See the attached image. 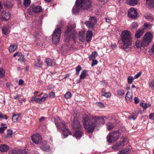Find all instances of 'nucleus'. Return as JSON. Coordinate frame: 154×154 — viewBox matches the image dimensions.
I'll use <instances>...</instances> for the list:
<instances>
[{"label":"nucleus","instance_id":"obj_63","mask_svg":"<svg viewBox=\"0 0 154 154\" xmlns=\"http://www.w3.org/2000/svg\"><path fill=\"white\" fill-rule=\"evenodd\" d=\"M153 115L152 114V113H150L149 115V118L150 119H152L154 117Z\"/></svg>","mask_w":154,"mask_h":154},{"label":"nucleus","instance_id":"obj_4","mask_svg":"<svg viewBox=\"0 0 154 154\" xmlns=\"http://www.w3.org/2000/svg\"><path fill=\"white\" fill-rule=\"evenodd\" d=\"M75 25H70L67 27L65 32L64 38L66 42H68L70 41V39L72 38L74 39V35L75 33V31L74 28Z\"/></svg>","mask_w":154,"mask_h":154},{"label":"nucleus","instance_id":"obj_11","mask_svg":"<svg viewBox=\"0 0 154 154\" xmlns=\"http://www.w3.org/2000/svg\"><path fill=\"white\" fill-rule=\"evenodd\" d=\"M31 138L33 142L37 144H39L42 140L41 136L38 134H34Z\"/></svg>","mask_w":154,"mask_h":154},{"label":"nucleus","instance_id":"obj_37","mask_svg":"<svg viewBox=\"0 0 154 154\" xmlns=\"http://www.w3.org/2000/svg\"><path fill=\"white\" fill-rule=\"evenodd\" d=\"M12 130L11 129H8L7 133V136H5V138L11 137L12 135Z\"/></svg>","mask_w":154,"mask_h":154},{"label":"nucleus","instance_id":"obj_44","mask_svg":"<svg viewBox=\"0 0 154 154\" xmlns=\"http://www.w3.org/2000/svg\"><path fill=\"white\" fill-rule=\"evenodd\" d=\"M71 95L70 92H67L65 94L64 96L65 97L66 99H69L71 97Z\"/></svg>","mask_w":154,"mask_h":154},{"label":"nucleus","instance_id":"obj_49","mask_svg":"<svg viewBox=\"0 0 154 154\" xmlns=\"http://www.w3.org/2000/svg\"><path fill=\"white\" fill-rule=\"evenodd\" d=\"M90 20H91V21H93V22L94 23H95L97 22V20L96 18L93 16L91 17L90 18Z\"/></svg>","mask_w":154,"mask_h":154},{"label":"nucleus","instance_id":"obj_39","mask_svg":"<svg viewBox=\"0 0 154 154\" xmlns=\"http://www.w3.org/2000/svg\"><path fill=\"white\" fill-rule=\"evenodd\" d=\"M138 26V24L137 23L134 22L132 23L131 25V27L132 29H136Z\"/></svg>","mask_w":154,"mask_h":154},{"label":"nucleus","instance_id":"obj_46","mask_svg":"<svg viewBox=\"0 0 154 154\" xmlns=\"http://www.w3.org/2000/svg\"><path fill=\"white\" fill-rule=\"evenodd\" d=\"M111 94L110 92H108L103 93V96L106 97H111Z\"/></svg>","mask_w":154,"mask_h":154},{"label":"nucleus","instance_id":"obj_12","mask_svg":"<svg viewBox=\"0 0 154 154\" xmlns=\"http://www.w3.org/2000/svg\"><path fill=\"white\" fill-rule=\"evenodd\" d=\"M137 12L133 8L130 9L128 11V15L129 17L132 18H136L137 16Z\"/></svg>","mask_w":154,"mask_h":154},{"label":"nucleus","instance_id":"obj_24","mask_svg":"<svg viewBox=\"0 0 154 154\" xmlns=\"http://www.w3.org/2000/svg\"><path fill=\"white\" fill-rule=\"evenodd\" d=\"M85 24L89 28L92 29L94 27V23L91 21H87L85 22Z\"/></svg>","mask_w":154,"mask_h":154},{"label":"nucleus","instance_id":"obj_15","mask_svg":"<svg viewBox=\"0 0 154 154\" xmlns=\"http://www.w3.org/2000/svg\"><path fill=\"white\" fill-rule=\"evenodd\" d=\"M2 18L3 20L7 21L9 20L10 17V13L8 12H6L5 11H3L2 14Z\"/></svg>","mask_w":154,"mask_h":154},{"label":"nucleus","instance_id":"obj_60","mask_svg":"<svg viewBox=\"0 0 154 154\" xmlns=\"http://www.w3.org/2000/svg\"><path fill=\"white\" fill-rule=\"evenodd\" d=\"M129 120H131L132 119H133V120H135L136 119V118L132 116H129Z\"/></svg>","mask_w":154,"mask_h":154},{"label":"nucleus","instance_id":"obj_51","mask_svg":"<svg viewBox=\"0 0 154 154\" xmlns=\"http://www.w3.org/2000/svg\"><path fill=\"white\" fill-rule=\"evenodd\" d=\"M96 104L100 107L103 108L104 107L103 104L100 102H97L96 103Z\"/></svg>","mask_w":154,"mask_h":154},{"label":"nucleus","instance_id":"obj_3","mask_svg":"<svg viewBox=\"0 0 154 154\" xmlns=\"http://www.w3.org/2000/svg\"><path fill=\"white\" fill-rule=\"evenodd\" d=\"M83 124L85 128L89 133H92L94 131L96 124L93 122L92 119H89L87 116L83 117Z\"/></svg>","mask_w":154,"mask_h":154},{"label":"nucleus","instance_id":"obj_22","mask_svg":"<svg viewBox=\"0 0 154 154\" xmlns=\"http://www.w3.org/2000/svg\"><path fill=\"white\" fill-rule=\"evenodd\" d=\"M126 3L132 6H134L137 4L138 1L137 0H126Z\"/></svg>","mask_w":154,"mask_h":154},{"label":"nucleus","instance_id":"obj_2","mask_svg":"<svg viewBox=\"0 0 154 154\" xmlns=\"http://www.w3.org/2000/svg\"><path fill=\"white\" fill-rule=\"evenodd\" d=\"M91 6L90 0H76L75 6L72 9V12L75 15L78 14L82 9L87 10Z\"/></svg>","mask_w":154,"mask_h":154},{"label":"nucleus","instance_id":"obj_36","mask_svg":"<svg viewBox=\"0 0 154 154\" xmlns=\"http://www.w3.org/2000/svg\"><path fill=\"white\" fill-rule=\"evenodd\" d=\"M5 71L2 68H0V78H3L5 76Z\"/></svg>","mask_w":154,"mask_h":154},{"label":"nucleus","instance_id":"obj_21","mask_svg":"<svg viewBox=\"0 0 154 154\" xmlns=\"http://www.w3.org/2000/svg\"><path fill=\"white\" fill-rule=\"evenodd\" d=\"M9 149V146L5 144H2L0 146V150L2 152L7 151Z\"/></svg>","mask_w":154,"mask_h":154},{"label":"nucleus","instance_id":"obj_7","mask_svg":"<svg viewBox=\"0 0 154 154\" xmlns=\"http://www.w3.org/2000/svg\"><path fill=\"white\" fill-rule=\"evenodd\" d=\"M120 135V133L117 131L109 133L107 137V141L109 143H112L117 140Z\"/></svg>","mask_w":154,"mask_h":154},{"label":"nucleus","instance_id":"obj_50","mask_svg":"<svg viewBox=\"0 0 154 154\" xmlns=\"http://www.w3.org/2000/svg\"><path fill=\"white\" fill-rule=\"evenodd\" d=\"M93 61L91 63V66H93L95 65H96L98 63V61L96 60H92Z\"/></svg>","mask_w":154,"mask_h":154},{"label":"nucleus","instance_id":"obj_64","mask_svg":"<svg viewBox=\"0 0 154 154\" xmlns=\"http://www.w3.org/2000/svg\"><path fill=\"white\" fill-rule=\"evenodd\" d=\"M39 33H38L36 32H35V35L36 38H38V36H39Z\"/></svg>","mask_w":154,"mask_h":154},{"label":"nucleus","instance_id":"obj_62","mask_svg":"<svg viewBox=\"0 0 154 154\" xmlns=\"http://www.w3.org/2000/svg\"><path fill=\"white\" fill-rule=\"evenodd\" d=\"M20 96L19 95H17L15 96L14 97V99H16V98H19L20 99Z\"/></svg>","mask_w":154,"mask_h":154},{"label":"nucleus","instance_id":"obj_41","mask_svg":"<svg viewBox=\"0 0 154 154\" xmlns=\"http://www.w3.org/2000/svg\"><path fill=\"white\" fill-rule=\"evenodd\" d=\"M24 2L23 4L26 7H28L30 3V0H23Z\"/></svg>","mask_w":154,"mask_h":154},{"label":"nucleus","instance_id":"obj_58","mask_svg":"<svg viewBox=\"0 0 154 154\" xmlns=\"http://www.w3.org/2000/svg\"><path fill=\"white\" fill-rule=\"evenodd\" d=\"M24 81L23 80L21 79H20L18 83L19 85H23L24 83Z\"/></svg>","mask_w":154,"mask_h":154},{"label":"nucleus","instance_id":"obj_32","mask_svg":"<svg viewBox=\"0 0 154 154\" xmlns=\"http://www.w3.org/2000/svg\"><path fill=\"white\" fill-rule=\"evenodd\" d=\"M146 2L149 6L154 8V0H146Z\"/></svg>","mask_w":154,"mask_h":154},{"label":"nucleus","instance_id":"obj_6","mask_svg":"<svg viewBox=\"0 0 154 154\" xmlns=\"http://www.w3.org/2000/svg\"><path fill=\"white\" fill-rule=\"evenodd\" d=\"M153 37V35L149 32H146L141 41L143 47L147 46L151 42Z\"/></svg>","mask_w":154,"mask_h":154},{"label":"nucleus","instance_id":"obj_19","mask_svg":"<svg viewBox=\"0 0 154 154\" xmlns=\"http://www.w3.org/2000/svg\"><path fill=\"white\" fill-rule=\"evenodd\" d=\"M9 154H27L25 151L22 150H12L10 152Z\"/></svg>","mask_w":154,"mask_h":154},{"label":"nucleus","instance_id":"obj_61","mask_svg":"<svg viewBox=\"0 0 154 154\" xmlns=\"http://www.w3.org/2000/svg\"><path fill=\"white\" fill-rule=\"evenodd\" d=\"M105 20L106 22H110L111 20V19L109 18H106Z\"/></svg>","mask_w":154,"mask_h":154},{"label":"nucleus","instance_id":"obj_47","mask_svg":"<svg viewBox=\"0 0 154 154\" xmlns=\"http://www.w3.org/2000/svg\"><path fill=\"white\" fill-rule=\"evenodd\" d=\"M144 27L146 29H150L151 28V25L147 23H146L144 25Z\"/></svg>","mask_w":154,"mask_h":154},{"label":"nucleus","instance_id":"obj_38","mask_svg":"<svg viewBox=\"0 0 154 154\" xmlns=\"http://www.w3.org/2000/svg\"><path fill=\"white\" fill-rule=\"evenodd\" d=\"M140 104L141 106L142 107L145 109H146L147 107H149L150 106L149 103H140Z\"/></svg>","mask_w":154,"mask_h":154},{"label":"nucleus","instance_id":"obj_33","mask_svg":"<svg viewBox=\"0 0 154 154\" xmlns=\"http://www.w3.org/2000/svg\"><path fill=\"white\" fill-rule=\"evenodd\" d=\"M107 128L109 131L111 130L114 128V124L108 123L106 124Z\"/></svg>","mask_w":154,"mask_h":154},{"label":"nucleus","instance_id":"obj_55","mask_svg":"<svg viewBox=\"0 0 154 154\" xmlns=\"http://www.w3.org/2000/svg\"><path fill=\"white\" fill-rule=\"evenodd\" d=\"M134 103L136 104H137L139 103L140 100L137 97H135L134 98Z\"/></svg>","mask_w":154,"mask_h":154},{"label":"nucleus","instance_id":"obj_54","mask_svg":"<svg viewBox=\"0 0 154 154\" xmlns=\"http://www.w3.org/2000/svg\"><path fill=\"white\" fill-rule=\"evenodd\" d=\"M54 95L55 94L53 92H51L48 95L49 97L51 98H53L54 97Z\"/></svg>","mask_w":154,"mask_h":154},{"label":"nucleus","instance_id":"obj_57","mask_svg":"<svg viewBox=\"0 0 154 154\" xmlns=\"http://www.w3.org/2000/svg\"><path fill=\"white\" fill-rule=\"evenodd\" d=\"M141 74V73L140 72L138 73L137 74L135 75L134 79H136L139 77Z\"/></svg>","mask_w":154,"mask_h":154},{"label":"nucleus","instance_id":"obj_48","mask_svg":"<svg viewBox=\"0 0 154 154\" xmlns=\"http://www.w3.org/2000/svg\"><path fill=\"white\" fill-rule=\"evenodd\" d=\"M7 126L2 127L0 128V133H2L4 132L5 130L7 128Z\"/></svg>","mask_w":154,"mask_h":154},{"label":"nucleus","instance_id":"obj_26","mask_svg":"<svg viewBox=\"0 0 154 154\" xmlns=\"http://www.w3.org/2000/svg\"><path fill=\"white\" fill-rule=\"evenodd\" d=\"M10 30L9 29V26L8 25H5L2 29V33L6 35L9 32Z\"/></svg>","mask_w":154,"mask_h":154},{"label":"nucleus","instance_id":"obj_53","mask_svg":"<svg viewBox=\"0 0 154 154\" xmlns=\"http://www.w3.org/2000/svg\"><path fill=\"white\" fill-rule=\"evenodd\" d=\"M149 86L153 89H154V80L151 81L150 83Z\"/></svg>","mask_w":154,"mask_h":154},{"label":"nucleus","instance_id":"obj_30","mask_svg":"<svg viewBox=\"0 0 154 154\" xmlns=\"http://www.w3.org/2000/svg\"><path fill=\"white\" fill-rule=\"evenodd\" d=\"M17 48L16 44L11 45L9 47V50L10 52L12 53Z\"/></svg>","mask_w":154,"mask_h":154},{"label":"nucleus","instance_id":"obj_1","mask_svg":"<svg viewBox=\"0 0 154 154\" xmlns=\"http://www.w3.org/2000/svg\"><path fill=\"white\" fill-rule=\"evenodd\" d=\"M132 41V36L130 32L127 30L122 31L120 35V41L122 44L121 48L128 52L131 48Z\"/></svg>","mask_w":154,"mask_h":154},{"label":"nucleus","instance_id":"obj_29","mask_svg":"<svg viewBox=\"0 0 154 154\" xmlns=\"http://www.w3.org/2000/svg\"><path fill=\"white\" fill-rule=\"evenodd\" d=\"M132 96L133 95L132 93H129L128 91L126 95L125 99L127 100L131 101L132 99Z\"/></svg>","mask_w":154,"mask_h":154},{"label":"nucleus","instance_id":"obj_23","mask_svg":"<svg viewBox=\"0 0 154 154\" xmlns=\"http://www.w3.org/2000/svg\"><path fill=\"white\" fill-rule=\"evenodd\" d=\"M143 29H139L136 32L135 34V37L137 38H139L143 35Z\"/></svg>","mask_w":154,"mask_h":154},{"label":"nucleus","instance_id":"obj_18","mask_svg":"<svg viewBox=\"0 0 154 154\" xmlns=\"http://www.w3.org/2000/svg\"><path fill=\"white\" fill-rule=\"evenodd\" d=\"M93 35V33L92 31H88L86 33V40L88 43L91 40Z\"/></svg>","mask_w":154,"mask_h":154},{"label":"nucleus","instance_id":"obj_14","mask_svg":"<svg viewBox=\"0 0 154 154\" xmlns=\"http://www.w3.org/2000/svg\"><path fill=\"white\" fill-rule=\"evenodd\" d=\"M48 97V95L46 94H45L43 97L41 98H37L35 99H32L31 100V101H35L36 103H40L42 102H44L46 98Z\"/></svg>","mask_w":154,"mask_h":154},{"label":"nucleus","instance_id":"obj_42","mask_svg":"<svg viewBox=\"0 0 154 154\" xmlns=\"http://www.w3.org/2000/svg\"><path fill=\"white\" fill-rule=\"evenodd\" d=\"M82 67L80 66H77L75 68V70L76 71V74L78 75L79 74V72L81 70Z\"/></svg>","mask_w":154,"mask_h":154},{"label":"nucleus","instance_id":"obj_5","mask_svg":"<svg viewBox=\"0 0 154 154\" xmlns=\"http://www.w3.org/2000/svg\"><path fill=\"white\" fill-rule=\"evenodd\" d=\"M55 125L58 129L62 131L63 134L64 136L65 137L70 134V131L65 125L64 122L56 123Z\"/></svg>","mask_w":154,"mask_h":154},{"label":"nucleus","instance_id":"obj_17","mask_svg":"<svg viewBox=\"0 0 154 154\" xmlns=\"http://www.w3.org/2000/svg\"><path fill=\"white\" fill-rule=\"evenodd\" d=\"M41 148L44 151H48L49 150L50 146L45 141L42 142L41 146Z\"/></svg>","mask_w":154,"mask_h":154},{"label":"nucleus","instance_id":"obj_56","mask_svg":"<svg viewBox=\"0 0 154 154\" xmlns=\"http://www.w3.org/2000/svg\"><path fill=\"white\" fill-rule=\"evenodd\" d=\"M46 118L44 117H41L39 119V121L40 122H42L45 120Z\"/></svg>","mask_w":154,"mask_h":154},{"label":"nucleus","instance_id":"obj_28","mask_svg":"<svg viewBox=\"0 0 154 154\" xmlns=\"http://www.w3.org/2000/svg\"><path fill=\"white\" fill-rule=\"evenodd\" d=\"M82 131L81 129H78V130H75V132L74 133V135L76 138L81 137Z\"/></svg>","mask_w":154,"mask_h":154},{"label":"nucleus","instance_id":"obj_43","mask_svg":"<svg viewBox=\"0 0 154 154\" xmlns=\"http://www.w3.org/2000/svg\"><path fill=\"white\" fill-rule=\"evenodd\" d=\"M117 94L119 95L122 96L125 94L124 91L122 90H119L117 91Z\"/></svg>","mask_w":154,"mask_h":154},{"label":"nucleus","instance_id":"obj_16","mask_svg":"<svg viewBox=\"0 0 154 154\" xmlns=\"http://www.w3.org/2000/svg\"><path fill=\"white\" fill-rule=\"evenodd\" d=\"M45 62L48 66H54L55 64V61L53 59L47 58L45 59Z\"/></svg>","mask_w":154,"mask_h":154},{"label":"nucleus","instance_id":"obj_10","mask_svg":"<svg viewBox=\"0 0 154 154\" xmlns=\"http://www.w3.org/2000/svg\"><path fill=\"white\" fill-rule=\"evenodd\" d=\"M125 140L123 139L122 140L119 141L114 145L112 147V149L118 150L123 147L125 145Z\"/></svg>","mask_w":154,"mask_h":154},{"label":"nucleus","instance_id":"obj_34","mask_svg":"<svg viewBox=\"0 0 154 154\" xmlns=\"http://www.w3.org/2000/svg\"><path fill=\"white\" fill-rule=\"evenodd\" d=\"M20 115V114H15V113H13V116L12 118V120L14 122L17 121Z\"/></svg>","mask_w":154,"mask_h":154},{"label":"nucleus","instance_id":"obj_31","mask_svg":"<svg viewBox=\"0 0 154 154\" xmlns=\"http://www.w3.org/2000/svg\"><path fill=\"white\" fill-rule=\"evenodd\" d=\"M97 53L96 51H94L93 52L89 57V59H95V57L97 56Z\"/></svg>","mask_w":154,"mask_h":154},{"label":"nucleus","instance_id":"obj_45","mask_svg":"<svg viewBox=\"0 0 154 154\" xmlns=\"http://www.w3.org/2000/svg\"><path fill=\"white\" fill-rule=\"evenodd\" d=\"M134 78L132 76H129L128 78V83L129 84H131Z\"/></svg>","mask_w":154,"mask_h":154},{"label":"nucleus","instance_id":"obj_59","mask_svg":"<svg viewBox=\"0 0 154 154\" xmlns=\"http://www.w3.org/2000/svg\"><path fill=\"white\" fill-rule=\"evenodd\" d=\"M151 51L152 53H154V43L153 44L151 47Z\"/></svg>","mask_w":154,"mask_h":154},{"label":"nucleus","instance_id":"obj_27","mask_svg":"<svg viewBox=\"0 0 154 154\" xmlns=\"http://www.w3.org/2000/svg\"><path fill=\"white\" fill-rule=\"evenodd\" d=\"M130 150L129 149H123L119 151L117 154H130Z\"/></svg>","mask_w":154,"mask_h":154},{"label":"nucleus","instance_id":"obj_25","mask_svg":"<svg viewBox=\"0 0 154 154\" xmlns=\"http://www.w3.org/2000/svg\"><path fill=\"white\" fill-rule=\"evenodd\" d=\"M33 11L35 13L41 12L42 11V9L41 6L39 5L34 7L32 8Z\"/></svg>","mask_w":154,"mask_h":154},{"label":"nucleus","instance_id":"obj_35","mask_svg":"<svg viewBox=\"0 0 154 154\" xmlns=\"http://www.w3.org/2000/svg\"><path fill=\"white\" fill-rule=\"evenodd\" d=\"M86 70H83L81 73L80 76V79H84L86 77Z\"/></svg>","mask_w":154,"mask_h":154},{"label":"nucleus","instance_id":"obj_9","mask_svg":"<svg viewBox=\"0 0 154 154\" xmlns=\"http://www.w3.org/2000/svg\"><path fill=\"white\" fill-rule=\"evenodd\" d=\"M92 119L93 122L96 125V126H99L100 125L104 124L105 123V121L102 117H97V116H94L92 117Z\"/></svg>","mask_w":154,"mask_h":154},{"label":"nucleus","instance_id":"obj_13","mask_svg":"<svg viewBox=\"0 0 154 154\" xmlns=\"http://www.w3.org/2000/svg\"><path fill=\"white\" fill-rule=\"evenodd\" d=\"M72 127L75 130L81 129V125L80 122L78 120L74 119L72 122Z\"/></svg>","mask_w":154,"mask_h":154},{"label":"nucleus","instance_id":"obj_52","mask_svg":"<svg viewBox=\"0 0 154 154\" xmlns=\"http://www.w3.org/2000/svg\"><path fill=\"white\" fill-rule=\"evenodd\" d=\"M65 48L68 50L69 49L70 50H74L75 49V47L74 46V45H72L70 46L69 48H67V46H66L65 47Z\"/></svg>","mask_w":154,"mask_h":154},{"label":"nucleus","instance_id":"obj_8","mask_svg":"<svg viewBox=\"0 0 154 154\" xmlns=\"http://www.w3.org/2000/svg\"><path fill=\"white\" fill-rule=\"evenodd\" d=\"M61 31L60 28H57L54 31L52 36V40L54 44L58 43L60 40Z\"/></svg>","mask_w":154,"mask_h":154},{"label":"nucleus","instance_id":"obj_20","mask_svg":"<svg viewBox=\"0 0 154 154\" xmlns=\"http://www.w3.org/2000/svg\"><path fill=\"white\" fill-rule=\"evenodd\" d=\"M42 62L40 60V59L38 58L35 61L33 64L35 66L41 68L42 66Z\"/></svg>","mask_w":154,"mask_h":154},{"label":"nucleus","instance_id":"obj_40","mask_svg":"<svg viewBox=\"0 0 154 154\" xmlns=\"http://www.w3.org/2000/svg\"><path fill=\"white\" fill-rule=\"evenodd\" d=\"M135 45L137 48H140L141 47H143V46L142 44V42H141L138 41L137 40L135 43Z\"/></svg>","mask_w":154,"mask_h":154}]
</instances>
